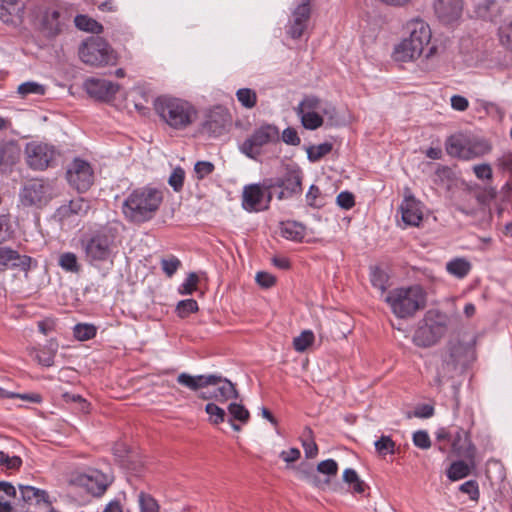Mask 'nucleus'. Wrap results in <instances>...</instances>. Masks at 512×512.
Segmentation results:
<instances>
[{
  "mask_svg": "<svg viewBox=\"0 0 512 512\" xmlns=\"http://www.w3.org/2000/svg\"><path fill=\"white\" fill-rule=\"evenodd\" d=\"M446 333V325L441 322L425 323L418 327L413 336V342L419 347H431Z\"/></svg>",
  "mask_w": 512,
  "mask_h": 512,
  "instance_id": "obj_19",
  "label": "nucleus"
},
{
  "mask_svg": "<svg viewBox=\"0 0 512 512\" xmlns=\"http://www.w3.org/2000/svg\"><path fill=\"white\" fill-rule=\"evenodd\" d=\"M205 411L209 415L210 422L217 425L224 422L226 412L224 409L216 405L215 403H208L205 406Z\"/></svg>",
  "mask_w": 512,
  "mask_h": 512,
  "instance_id": "obj_50",
  "label": "nucleus"
},
{
  "mask_svg": "<svg viewBox=\"0 0 512 512\" xmlns=\"http://www.w3.org/2000/svg\"><path fill=\"white\" fill-rule=\"evenodd\" d=\"M162 201L161 190L150 186L136 188L123 201L122 213L128 222L142 224L154 218Z\"/></svg>",
  "mask_w": 512,
  "mask_h": 512,
  "instance_id": "obj_1",
  "label": "nucleus"
},
{
  "mask_svg": "<svg viewBox=\"0 0 512 512\" xmlns=\"http://www.w3.org/2000/svg\"><path fill=\"white\" fill-rule=\"evenodd\" d=\"M58 264L66 272L77 274L81 271V265L76 254L73 252L62 253L59 256Z\"/></svg>",
  "mask_w": 512,
  "mask_h": 512,
  "instance_id": "obj_37",
  "label": "nucleus"
},
{
  "mask_svg": "<svg viewBox=\"0 0 512 512\" xmlns=\"http://www.w3.org/2000/svg\"><path fill=\"white\" fill-rule=\"evenodd\" d=\"M300 439L306 458H315L318 454V446L314 440V433L312 429L306 426Z\"/></svg>",
  "mask_w": 512,
  "mask_h": 512,
  "instance_id": "obj_35",
  "label": "nucleus"
},
{
  "mask_svg": "<svg viewBox=\"0 0 512 512\" xmlns=\"http://www.w3.org/2000/svg\"><path fill=\"white\" fill-rule=\"evenodd\" d=\"M55 353H56L55 348H49V349L44 348L37 352L35 358L39 364H41L45 367H50L54 364Z\"/></svg>",
  "mask_w": 512,
  "mask_h": 512,
  "instance_id": "obj_56",
  "label": "nucleus"
},
{
  "mask_svg": "<svg viewBox=\"0 0 512 512\" xmlns=\"http://www.w3.org/2000/svg\"><path fill=\"white\" fill-rule=\"evenodd\" d=\"M185 172L181 167L175 168L169 176L168 183L174 191L179 192L183 188Z\"/></svg>",
  "mask_w": 512,
  "mask_h": 512,
  "instance_id": "obj_53",
  "label": "nucleus"
},
{
  "mask_svg": "<svg viewBox=\"0 0 512 512\" xmlns=\"http://www.w3.org/2000/svg\"><path fill=\"white\" fill-rule=\"evenodd\" d=\"M198 303L194 299H185L178 302L176 306V313L180 318H186L192 313L198 311Z\"/></svg>",
  "mask_w": 512,
  "mask_h": 512,
  "instance_id": "obj_48",
  "label": "nucleus"
},
{
  "mask_svg": "<svg viewBox=\"0 0 512 512\" xmlns=\"http://www.w3.org/2000/svg\"><path fill=\"white\" fill-rule=\"evenodd\" d=\"M413 443L420 449H428L431 446V440L428 433L424 430L416 431L413 434Z\"/></svg>",
  "mask_w": 512,
  "mask_h": 512,
  "instance_id": "obj_62",
  "label": "nucleus"
},
{
  "mask_svg": "<svg viewBox=\"0 0 512 512\" xmlns=\"http://www.w3.org/2000/svg\"><path fill=\"white\" fill-rule=\"evenodd\" d=\"M451 448L458 457L475 465L476 447L471 442L469 433L459 428L452 437Z\"/></svg>",
  "mask_w": 512,
  "mask_h": 512,
  "instance_id": "obj_24",
  "label": "nucleus"
},
{
  "mask_svg": "<svg viewBox=\"0 0 512 512\" xmlns=\"http://www.w3.org/2000/svg\"><path fill=\"white\" fill-rule=\"evenodd\" d=\"M90 209V201L83 197H78L70 200L66 204L61 205L56 210L55 215L59 218L60 221H64L70 219L73 216H85Z\"/></svg>",
  "mask_w": 512,
  "mask_h": 512,
  "instance_id": "obj_25",
  "label": "nucleus"
},
{
  "mask_svg": "<svg viewBox=\"0 0 512 512\" xmlns=\"http://www.w3.org/2000/svg\"><path fill=\"white\" fill-rule=\"evenodd\" d=\"M214 169V164L209 161H198L194 166V170L199 179H203L204 177L210 175Z\"/></svg>",
  "mask_w": 512,
  "mask_h": 512,
  "instance_id": "obj_63",
  "label": "nucleus"
},
{
  "mask_svg": "<svg viewBox=\"0 0 512 512\" xmlns=\"http://www.w3.org/2000/svg\"><path fill=\"white\" fill-rule=\"evenodd\" d=\"M71 484L84 489L95 497H100L111 484V479L99 470H90L87 473L76 475L71 480Z\"/></svg>",
  "mask_w": 512,
  "mask_h": 512,
  "instance_id": "obj_14",
  "label": "nucleus"
},
{
  "mask_svg": "<svg viewBox=\"0 0 512 512\" xmlns=\"http://www.w3.org/2000/svg\"><path fill=\"white\" fill-rule=\"evenodd\" d=\"M273 191L266 189L264 185L251 184L244 187L242 206L246 211H264L268 209Z\"/></svg>",
  "mask_w": 512,
  "mask_h": 512,
  "instance_id": "obj_15",
  "label": "nucleus"
},
{
  "mask_svg": "<svg viewBox=\"0 0 512 512\" xmlns=\"http://www.w3.org/2000/svg\"><path fill=\"white\" fill-rule=\"evenodd\" d=\"M21 154V148L17 141H0V167L12 166Z\"/></svg>",
  "mask_w": 512,
  "mask_h": 512,
  "instance_id": "obj_28",
  "label": "nucleus"
},
{
  "mask_svg": "<svg viewBox=\"0 0 512 512\" xmlns=\"http://www.w3.org/2000/svg\"><path fill=\"white\" fill-rule=\"evenodd\" d=\"M314 342V334L310 330H304L293 339V348L297 352H304Z\"/></svg>",
  "mask_w": 512,
  "mask_h": 512,
  "instance_id": "obj_47",
  "label": "nucleus"
},
{
  "mask_svg": "<svg viewBox=\"0 0 512 512\" xmlns=\"http://www.w3.org/2000/svg\"><path fill=\"white\" fill-rule=\"evenodd\" d=\"M227 123V113L223 109L218 108L208 115L207 120L203 124V131L215 137L220 136L225 131Z\"/></svg>",
  "mask_w": 512,
  "mask_h": 512,
  "instance_id": "obj_27",
  "label": "nucleus"
},
{
  "mask_svg": "<svg viewBox=\"0 0 512 512\" xmlns=\"http://www.w3.org/2000/svg\"><path fill=\"white\" fill-rule=\"evenodd\" d=\"M237 100L247 109L255 107L257 103V94L250 88H241L236 92Z\"/></svg>",
  "mask_w": 512,
  "mask_h": 512,
  "instance_id": "obj_45",
  "label": "nucleus"
},
{
  "mask_svg": "<svg viewBox=\"0 0 512 512\" xmlns=\"http://www.w3.org/2000/svg\"><path fill=\"white\" fill-rule=\"evenodd\" d=\"M495 7V0H482L477 4L475 12L482 19H491L490 11Z\"/></svg>",
  "mask_w": 512,
  "mask_h": 512,
  "instance_id": "obj_58",
  "label": "nucleus"
},
{
  "mask_svg": "<svg viewBox=\"0 0 512 512\" xmlns=\"http://www.w3.org/2000/svg\"><path fill=\"white\" fill-rule=\"evenodd\" d=\"M22 459L19 456H9L4 451H0V466L7 470H19L22 466Z\"/></svg>",
  "mask_w": 512,
  "mask_h": 512,
  "instance_id": "obj_52",
  "label": "nucleus"
},
{
  "mask_svg": "<svg viewBox=\"0 0 512 512\" xmlns=\"http://www.w3.org/2000/svg\"><path fill=\"white\" fill-rule=\"evenodd\" d=\"M138 503L140 507V512H159L158 503L149 494L140 492L138 494Z\"/></svg>",
  "mask_w": 512,
  "mask_h": 512,
  "instance_id": "obj_49",
  "label": "nucleus"
},
{
  "mask_svg": "<svg viewBox=\"0 0 512 512\" xmlns=\"http://www.w3.org/2000/svg\"><path fill=\"white\" fill-rule=\"evenodd\" d=\"M84 88L90 97L100 101H111L120 86L106 79L88 78L84 82Z\"/></svg>",
  "mask_w": 512,
  "mask_h": 512,
  "instance_id": "obj_20",
  "label": "nucleus"
},
{
  "mask_svg": "<svg viewBox=\"0 0 512 512\" xmlns=\"http://www.w3.org/2000/svg\"><path fill=\"white\" fill-rule=\"evenodd\" d=\"M343 481L351 485L354 493L361 494L366 489V484L361 480L357 472L352 468H347L343 472Z\"/></svg>",
  "mask_w": 512,
  "mask_h": 512,
  "instance_id": "obj_40",
  "label": "nucleus"
},
{
  "mask_svg": "<svg viewBox=\"0 0 512 512\" xmlns=\"http://www.w3.org/2000/svg\"><path fill=\"white\" fill-rule=\"evenodd\" d=\"M370 279L372 285L384 294L387 289L388 275L379 267H374L371 270Z\"/></svg>",
  "mask_w": 512,
  "mask_h": 512,
  "instance_id": "obj_46",
  "label": "nucleus"
},
{
  "mask_svg": "<svg viewBox=\"0 0 512 512\" xmlns=\"http://www.w3.org/2000/svg\"><path fill=\"white\" fill-rule=\"evenodd\" d=\"M337 204L343 209H351L355 205V198L351 192L342 191L336 198Z\"/></svg>",
  "mask_w": 512,
  "mask_h": 512,
  "instance_id": "obj_64",
  "label": "nucleus"
},
{
  "mask_svg": "<svg viewBox=\"0 0 512 512\" xmlns=\"http://www.w3.org/2000/svg\"><path fill=\"white\" fill-rule=\"evenodd\" d=\"M154 109L160 119L174 130L186 129L198 116L190 102L175 97H158L154 102Z\"/></svg>",
  "mask_w": 512,
  "mask_h": 512,
  "instance_id": "obj_3",
  "label": "nucleus"
},
{
  "mask_svg": "<svg viewBox=\"0 0 512 512\" xmlns=\"http://www.w3.org/2000/svg\"><path fill=\"white\" fill-rule=\"evenodd\" d=\"M311 17V0H303L291 14L286 25V34L293 40L300 39L307 27Z\"/></svg>",
  "mask_w": 512,
  "mask_h": 512,
  "instance_id": "obj_17",
  "label": "nucleus"
},
{
  "mask_svg": "<svg viewBox=\"0 0 512 512\" xmlns=\"http://www.w3.org/2000/svg\"><path fill=\"white\" fill-rule=\"evenodd\" d=\"M434 13L443 24H452L462 15L463 0H435Z\"/></svg>",
  "mask_w": 512,
  "mask_h": 512,
  "instance_id": "obj_23",
  "label": "nucleus"
},
{
  "mask_svg": "<svg viewBox=\"0 0 512 512\" xmlns=\"http://www.w3.org/2000/svg\"><path fill=\"white\" fill-rule=\"evenodd\" d=\"M279 140L280 132L278 127L273 124H263L243 141L239 149L248 158L257 160L264 146L278 143Z\"/></svg>",
  "mask_w": 512,
  "mask_h": 512,
  "instance_id": "obj_8",
  "label": "nucleus"
},
{
  "mask_svg": "<svg viewBox=\"0 0 512 512\" xmlns=\"http://www.w3.org/2000/svg\"><path fill=\"white\" fill-rule=\"evenodd\" d=\"M27 17L47 37H55L62 31L60 8L54 0H28Z\"/></svg>",
  "mask_w": 512,
  "mask_h": 512,
  "instance_id": "obj_4",
  "label": "nucleus"
},
{
  "mask_svg": "<svg viewBox=\"0 0 512 512\" xmlns=\"http://www.w3.org/2000/svg\"><path fill=\"white\" fill-rule=\"evenodd\" d=\"M52 198V186L43 179H31L24 183L20 191V201L24 206L41 207Z\"/></svg>",
  "mask_w": 512,
  "mask_h": 512,
  "instance_id": "obj_11",
  "label": "nucleus"
},
{
  "mask_svg": "<svg viewBox=\"0 0 512 512\" xmlns=\"http://www.w3.org/2000/svg\"><path fill=\"white\" fill-rule=\"evenodd\" d=\"M301 118V123L304 128L308 130H316L321 127L324 123L323 117L319 112L316 111H305L302 113H297Z\"/></svg>",
  "mask_w": 512,
  "mask_h": 512,
  "instance_id": "obj_39",
  "label": "nucleus"
},
{
  "mask_svg": "<svg viewBox=\"0 0 512 512\" xmlns=\"http://www.w3.org/2000/svg\"><path fill=\"white\" fill-rule=\"evenodd\" d=\"M459 490L465 493L473 501H477L479 498V487L475 480H469L459 486Z\"/></svg>",
  "mask_w": 512,
  "mask_h": 512,
  "instance_id": "obj_59",
  "label": "nucleus"
},
{
  "mask_svg": "<svg viewBox=\"0 0 512 512\" xmlns=\"http://www.w3.org/2000/svg\"><path fill=\"white\" fill-rule=\"evenodd\" d=\"M81 60L91 66L115 65L118 57L109 43L99 36H91L79 48Z\"/></svg>",
  "mask_w": 512,
  "mask_h": 512,
  "instance_id": "obj_7",
  "label": "nucleus"
},
{
  "mask_svg": "<svg viewBox=\"0 0 512 512\" xmlns=\"http://www.w3.org/2000/svg\"><path fill=\"white\" fill-rule=\"evenodd\" d=\"M281 235L285 239L301 241L305 235L304 226L295 221H287L281 224Z\"/></svg>",
  "mask_w": 512,
  "mask_h": 512,
  "instance_id": "obj_32",
  "label": "nucleus"
},
{
  "mask_svg": "<svg viewBox=\"0 0 512 512\" xmlns=\"http://www.w3.org/2000/svg\"><path fill=\"white\" fill-rule=\"evenodd\" d=\"M446 270L449 274L464 278L471 270V263L464 258H455L446 264Z\"/></svg>",
  "mask_w": 512,
  "mask_h": 512,
  "instance_id": "obj_34",
  "label": "nucleus"
},
{
  "mask_svg": "<svg viewBox=\"0 0 512 512\" xmlns=\"http://www.w3.org/2000/svg\"><path fill=\"white\" fill-rule=\"evenodd\" d=\"M464 368H461L454 360L450 359L448 356H445L442 364L437 369L436 376L433 380V385L440 388L446 380H449L454 377L458 372H462Z\"/></svg>",
  "mask_w": 512,
  "mask_h": 512,
  "instance_id": "obj_29",
  "label": "nucleus"
},
{
  "mask_svg": "<svg viewBox=\"0 0 512 512\" xmlns=\"http://www.w3.org/2000/svg\"><path fill=\"white\" fill-rule=\"evenodd\" d=\"M213 378L208 377V375H190L188 373H180L177 376V383L190 389L191 391H199L201 389L207 388L209 386L210 381Z\"/></svg>",
  "mask_w": 512,
  "mask_h": 512,
  "instance_id": "obj_30",
  "label": "nucleus"
},
{
  "mask_svg": "<svg viewBox=\"0 0 512 512\" xmlns=\"http://www.w3.org/2000/svg\"><path fill=\"white\" fill-rule=\"evenodd\" d=\"M32 258L27 255H20L17 251L0 247V266L19 268L21 271L27 272L31 267Z\"/></svg>",
  "mask_w": 512,
  "mask_h": 512,
  "instance_id": "obj_26",
  "label": "nucleus"
},
{
  "mask_svg": "<svg viewBox=\"0 0 512 512\" xmlns=\"http://www.w3.org/2000/svg\"><path fill=\"white\" fill-rule=\"evenodd\" d=\"M395 443L389 436H381L375 442V448L380 455L394 454Z\"/></svg>",
  "mask_w": 512,
  "mask_h": 512,
  "instance_id": "obj_54",
  "label": "nucleus"
},
{
  "mask_svg": "<svg viewBox=\"0 0 512 512\" xmlns=\"http://www.w3.org/2000/svg\"><path fill=\"white\" fill-rule=\"evenodd\" d=\"M499 38L502 45L512 49V21L499 28Z\"/></svg>",
  "mask_w": 512,
  "mask_h": 512,
  "instance_id": "obj_61",
  "label": "nucleus"
},
{
  "mask_svg": "<svg viewBox=\"0 0 512 512\" xmlns=\"http://www.w3.org/2000/svg\"><path fill=\"white\" fill-rule=\"evenodd\" d=\"M266 189L279 188L277 194L279 200L287 199L295 194H300L302 191V175L298 170H288L283 177L270 178L263 181Z\"/></svg>",
  "mask_w": 512,
  "mask_h": 512,
  "instance_id": "obj_12",
  "label": "nucleus"
},
{
  "mask_svg": "<svg viewBox=\"0 0 512 512\" xmlns=\"http://www.w3.org/2000/svg\"><path fill=\"white\" fill-rule=\"evenodd\" d=\"M181 266V262L180 260L175 257V256H171L169 258H163L161 260V267H162V270L163 272L168 276V277H172L176 271L178 270V268Z\"/></svg>",
  "mask_w": 512,
  "mask_h": 512,
  "instance_id": "obj_57",
  "label": "nucleus"
},
{
  "mask_svg": "<svg viewBox=\"0 0 512 512\" xmlns=\"http://www.w3.org/2000/svg\"><path fill=\"white\" fill-rule=\"evenodd\" d=\"M409 37L405 38L395 46L393 57L396 61L407 62L418 58L425 45L431 39V30L427 23L422 20H414L408 24Z\"/></svg>",
  "mask_w": 512,
  "mask_h": 512,
  "instance_id": "obj_6",
  "label": "nucleus"
},
{
  "mask_svg": "<svg viewBox=\"0 0 512 512\" xmlns=\"http://www.w3.org/2000/svg\"><path fill=\"white\" fill-rule=\"evenodd\" d=\"M45 86L42 84H39L35 81H27L22 84H20L17 88L18 94L25 98L31 94L33 95H44L45 94Z\"/></svg>",
  "mask_w": 512,
  "mask_h": 512,
  "instance_id": "obj_42",
  "label": "nucleus"
},
{
  "mask_svg": "<svg viewBox=\"0 0 512 512\" xmlns=\"http://www.w3.org/2000/svg\"><path fill=\"white\" fill-rule=\"evenodd\" d=\"M317 471L327 476H335L338 472V464L333 459H327L317 465Z\"/></svg>",
  "mask_w": 512,
  "mask_h": 512,
  "instance_id": "obj_60",
  "label": "nucleus"
},
{
  "mask_svg": "<svg viewBox=\"0 0 512 512\" xmlns=\"http://www.w3.org/2000/svg\"><path fill=\"white\" fill-rule=\"evenodd\" d=\"M113 454L117 461L124 467L131 469L130 463L132 462V455L130 454L128 446L124 442H116L112 448ZM135 472L139 470L135 467L132 468Z\"/></svg>",
  "mask_w": 512,
  "mask_h": 512,
  "instance_id": "obj_36",
  "label": "nucleus"
},
{
  "mask_svg": "<svg viewBox=\"0 0 512 512\" xmlns=\"http://www.w3.org/2000/svg\"><path fill=\"white\" fill-rule=\"evenodd\" d=\"M66 179L73 189L84 193L94 183V170L88 161L75 158L67 167Z\"/></svg>",
  "mask_w": 512,
  "mask_h": 512,
  "instance_id": "obj_10",
  "label": "nucleus"
},
{
  "mask_svg": "<svg viewBox=\"0 0 512 512\" xmlns=\"http://www.w3.org/2000/svg\"><path fill=\"white\" fill-rule=\"evenodd\" d=\"M26 161L34 170H44L49 167L57 156L56 150L45 143L31 142L25 148Z\"/></svg>",
  "mask_w": 512,
  "mask_h": 512,
  "instance_id": "obj_16",
  "label": "nucleus"
},
{
  "mask_svg": "<svg viewBox=\"0 0 512 512\" xmlns=\"http://www.w3.org/2000/svg\"><path fill=\"white\" fill-rule=\"evenodd\" d=\"M473 467H475V465H472L465 459L455 461L450 465L447 476L452 481L462 479L470 474V470Z\"/></svg>",
  "mask_w": 512,
  "mask_h": 512,
  "instance_id": "obj_33",
  "label": "nucleus"
},
{
  "mask_svg": "<svg viewBox=\"0 0 512 512\" xmlns=\"http://www.w3.org/2000/svg\"><path fill=\"white\" fill-rule=\"evenodd\" d=\"M208 377L213 378V380L210 381L206 391H201L198 394L200 399L226 402L230 399L239 398V393L230 380L215 374H209Z\"/></svg>",
  "mask_w": 512,
  "mask_h": 512,
  "instance_id": "obj_13",
  "label": "nucleus"
},
{
  "mask_svg": "<svg viewBox=\"0 0 512 512\" xmlns=\"http://www.w3.org/2000/svg\"><path fill=\"white\" fill-rule=\"evenodd\" d=\"M228 412L230 415L229 422H232V420H237L245 424L248 422L250 418L249 411L242 404H238L235 402L229 404Z\"/></svg>",
  "mask_w": 512,
  "mask_h": 512,
  "instance_id": "obj_43",
  "label": "nucleus"
},
{
  "mask_svg": "<svg viewBox=\"0 0 512 512\" xmlns=\"http://www.w3.org/2000/svg\"><path fill=\"white\" fill-rule=\"evenodd\" d=\"M80 244L89 265L100 267L107 262L113 263L117 252V230L109 226L101 227L84 236Z\"/></svg>",
  "mask_w": 512,
  "mask_h": 512,
  "instance_id": "obj_2",
  "label": "nucleus"
},
{
  "mask_svg": "<svg viewBox=\"0 0 512 512\" xmlns=\"http://www.w3.org/2000/svg\"><path fill=\"white\" fill-rule=\"evenodd\" d=\"M475 340L464 342L459 339L451 340L448 343V356L461 368H466L475 359Z\"/></svg>",
  "mask_w": 512,
  "mask_h": 512,
  "instance_id": "obj_22",
  "label": "nucleus"
},
{
  "mask_svg": "<svg viewBox=\"0 0 512 512\" xmlns=\"http://www.w3.org/2000/svg\"><path fill=\"white\" fill-rule=\"evenodd\" d=\"M75 25L78 29L91 33H101L103 30V26L86 15H77L74 19Z\"/></svg>",
  "mask_w": 512,
  "mask_h": 512,
  "instance_id": "obj_38",
  "label": "nucleus"
},
{
  "mask_svg": "<svg viewBox=\"0 0 512 512\" xmlns=\"http://www.w3.org/2000/svg\"><path fill=\"white\" fill-rule=\"evenodd\" d=\"M446 151L450 156L469 160L488 153L490 151V145L485 140L471 138L464 134H457L447 139Z\"/></svg>",
  "mask_w": 512,
  "mask_h": 512,
  "instance_id": "obj_9",
  "label": "nucleus"
},
{
  "mask_svg": "<svg viewBox=\"0 0 512 512\" xmlns=\"http://www.w3.org/2000/svg\"><path fill=\"white\" fill-rule=\"evenodd\" d=\"M97 329L92 324L79 323L74 326V337L80 341L90 340L95 337Z\"/></svg>",
  "mask_w": 512,
  "mask_h": 512,
  "instance_id": "obj_44",
  "label": "nucleus"
},
{
  "mask_svg": "<svg viewBox=\"0 0 512 512\" xmlns=\"http://www.w3.org/2000/svg\"><path fill=\"white\" fill-rule=\"evenodd\" d=\"M385 301L396 317L405 319L425 308L426 292L420 285L395 288L388 292Z\"/></svg>",
  "mask_w": 512,
  "mask_h": 512,
  "instance_id": "obj_5",
  "label": "nucleus"
},
{
  "mask_svg": "<svg viewBox=\"0 0 512 512\" xmlns=\"http://www.w3.org/2000/svg\"><path fill=\"white\" fill-rule=\"evenodd\" d=\"M332 148L333 145L329 142L311 146L307 149V157L310 162H318L321 158L329 154L332 151Z\"/></svg>",
  "mask_w": 512,
  "mask_h": 512,
  "instance_id": "obj_41",
  "label": "nucleus"
},
{
  "mask_svg": "<svg viewBox=\"0 0 512 512\" xmlns=\"http://www.w3.org/2000/svg\"><path fill=\"white\" fill-rule=\"evenodd\" d=\"M27 13V2L21 0H0V20L14 28L23 23L24 14Z\"/></svg>",
  "mask_w": 512,
  "mask_h": 512,
  "instance_id": "obj_21",
  "label": "nucleus"
},
{
  "mask_svg": "<svg viewBox=\"0 0 512 512\" xmlns=\"http://www.w3.org/2000/svg\"><path fill=\"white\" fill-rule=\"evenodd\" d=\"M404 199L400 205L402 220L410 226H419L423 220L424 204L415 198L409 187L404 188Z\"/></svg>",
  "mask_w": 512,
  "mask_h": 512,
  "instance_id": "obj_18",
  "label": "nucleus"
},
{
  "mask_svg": "<svg viewBox=\"0 0 512 512\" xmlns=\"http://www.w3.org/2000/svg\"><path fill=\"white\" fill-rule=\"evenodd\" d=\"M199 277L196 273H190L179 288L180 294L191 295L196 289Z\"/></svg>",
  "mask_w": 512,
  "mask_h": 512,
  "instance_id": "obj_55",
  "label": "nucleus"
},
{
  "mask_svg": "<svg viewBox=\"0 0 512 512\" xmlns=\"http://www.w3.org/2000/svg\"><path fill=\"white\" fill-rule=\"evenodd\" d=\"M18 488L21 493V498L24 502L28 503L35 498L38 504L40 502H43L47 505H51V501L49 500V495L47 491L23 484H19Z\"/></svg>",
  "mask_w": 512,
  "mask_h": 512,
  "instance_id": "obj_31",
  "label": "nucleus"
},
{
  "mask_svg": "<svg viewBox=\"0 0 512 512\" xmlns=\"http://www.w3.org/2000/svg\"><path fill=\"white\" fill-rule=\"evenodd\" d=\"M322 101L316 96H307L305 97L296 108L297 113H302L305 111H316L319 112L321 108Z\"/></svg>",
  "mask_w": 512,
  "mask_h": 512,
  "instance_id": "obj_51",
  "label": "nucleus"
}]
</instances>
